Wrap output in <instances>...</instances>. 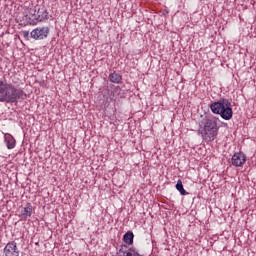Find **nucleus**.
Wrapping results in <instances>:
<instances>
[{"instance_id":"obj_2","label":"nucleus","mask_w":256,"mask_h":256,"mask_svg":"<svg viewBox=\"0 0 256 256\" xmlns=\"http://www.w3.org/2000/svg\"><path fill=\"white\" fill-rule=\"evenodd\" d=\"M23 90L17 89L13 84L0 80V102L17 103L21 99Z\"/></svg>"},{"instance_id":"obj_8","label":"nucleus","mask_w":256,"mask_h":256,"mask_svg":"<svg viewBox=\"0 0 256 256\" xmlns=\"http://www.w3.org/2000/svg\"><path fill=\"white\" fill-rule=\"evenodd\" d=\"M5 256H19V250L17 249V242H9L4 248Z\"/></svg>"},{"instance_id":"obj_9","label":"nucleus","mask_w":256,"mask_h":256,"mask_svg":"<svg viewBox=\"0 0 256 256\" xmlns=\"http://www.w3.org/2000/svg\"><path fill=\"white\" fill-rule=\"evenodd\" d=\"M226 102H227V99H222L218 102H214L210 104V109L212 113H214V115H219V113L223 109V106L225 105Z\"/></svg>"},{"instance_id":"obj_3","label":"nucleus","mask_w":256,"mask_h":256,"mask_svg":"<svg viewBox=\"0 0 256 256\" xmlns=\"http://www.w3.org/2000/svg\"><path fill=\"white\" fill-rule=\"evenodd\" d=\"M49 27H37L30 32V37L35 41H42V39H47L49 37Z\"/></svg>"},{"instance_id":"obj_1","label":"nucleus","mask_w":256,"mask_h":256,"mask_svg":"<svg viewBox=\"0 0 256 256\" xmlns=\"http://www.w3.org/2000/svg\"><path fill=\"white\" fill-rule=\"evenodd\" d=\"M219 118L215 116H206L200 122V135L202 139L207 143H211V141H215L217 139V135H219Z\"/></svg>"},{"instance_id":"obj_5","label":"nucleus","mask_w":256,"mask_h":256,"mask_svg":"<svg viewBox=\"0 0 256 256\" xmlns=\"http://www.w3.org/2000/svg\"><path fill=\"white\" fill-rule=\"evenodd\" d=\"M25 13L26 17H29L30 19L28 21L29 25H35V21L39 20V6H31Z\"/></svg>"},{"instance_id":"obj_16","label":"nucleus","mask_w":256,"mask_h":256,"mask_svg":"<svg viewBox=\"0 0 256 256\" xmlns=\"http://www.w3.org/2000/svg\"><path fill=\"white\" fill-rule=\"evenodd\" d=\"M22 35L24 39H29V31H23Z\"/></svg>"},{"instance_id":"obj_13","label":"nucleus","mask_w":256,"mask_h":256,"mask_svg":"<svg viewBox=\"0 0 256 256\" xmlns=\"http://www.w3.org/2000/svg\"><path fill=\"white\" fill-rule=\"evenodd\" d=\"M109 79L111 83H119L120 81H122L123 77H121L120 74L114 72L109 75Z\"/></svg>"},{"instance_id":"obj_14","label":"nucleus","mask_w":256,"mask_h":256,"mask_svg":"<svg viewBox=\"0 0 256 256\" xmlns=\"http://www.w3.org/2000/svg\"><path fill=\"white\" fill-rule=\"evenodd\" d=\"M176 189L177 191H179V193L181 195H188L189 193H187V191L185 190V188H183V181L178 180L177 184H176Z\"/></svg>"},{"instance_id":"obj_15","label":"nucleus","mask_w":256,"mask_h":256,"mask_svg":"<svg viewBox=\"0 0 256 256\" xmlns=\"http://www.w3.org/2000/svg\"><path fill=\"white\" fill-rule=\"evenodd\" d=\"M118 256H142L135 249H129L126 252L120 253Z\"/></svg>"},{"instance_id":"obj_11","label":"nucleus","mask_w":256,"mask_h":256,"mask_svg":"<svg viewBox=\"0 0 256 256\" xmlns=\"http://www.w3.org/2000/svg\"><path fill=\"white\" fill-rule=\"evenodd\" d=\"M38 19L40 21H43V19H49V12H47L45 7L38 9Z\"/></svg>"},{"instance_id":"obj_10","label":"nucleus","mask_w":256,"mask_h":256,"mask_svg":"<svg viewBox=\"0 0 256 256\" xmlns=\"http://www.w3.org/2000/svg\"><path fill=\"white\" fill-rule=\"evenodd\" d=\"M4 141L6 143L7 149H15L16 141H15V138L11 134H9V133L5 134Z\"/></svg>"},{"instance_id":"obj_4","label":"nucleus","mask_w":256,"mask_h":256,"mask_svg":"<svg viewBox=\"0 0 256 256\" xmlns=\"http://www.w3.org/2000/svg\"><path fill=\"white\" fill-rule=\"evenodd\" d=\"M218 115L221 116L225 121L233 119V108H231V102L229 100H226V103L224 106H222V109Z\"/></svg>"},{"instance_id":"obj_7","label":"nucleus","mask_w":256,"mask_h":256,"mask_svg":"<svg viewBox=\"0 0 256 256\" xmlns=\"http://www.w3.org/2000/svg\"><path fill=\"white\" fill-rule=\"evenodd\" d=\"M31 215H33V205L31 203H27L25 206L19 208V217L21 219H29Z\"/></svg>"},{"instance_id":"obj_6","label":"nucleus","mask_w":256,"mask_h":256,"mask_svg":"<svg viewBox=\"0 0 256 256\" xmlns=\"http://www.w3.org/2000/svg\"><path fill=\"white\" fill-rule=\"evenodd\" d=\"M246 162L247 156L243 152L235 153L231 159V163L234 167H243Z\"/></svg>"},{"instance_id":"obj_12","label":"nucleus","mask_w":256,"mask_h":256,"mask_svg":"<svg viewBox=\"0 0 256 256\" xmlns=\"http://www.w3.org/2000/svg\"><path fill=\"white\" fill-rule=\"evenodd\" d=\"M133 237H135V235H133V232H127L123 237L124 243H126V245H133Z\"/></svg>"}]
</instances>
